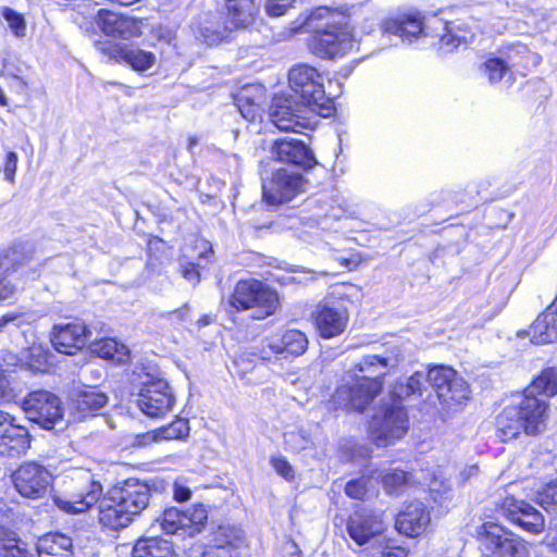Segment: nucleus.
I'll return each mask as SVG.
<instances>
[{
  "mask_svg": "<svg viewBox=\"0 0 557 557\" xmlns=\"http://www.w3.org/2000/svg\"><path fill=\"white\" fill-rule=\"evenodd\" d=\"M554 396L557 394V369L547 368L533 381L532 387L515 405L505 407L496 418L498 437L506 442L517 438L520 434L539 436L547 430L550 406L549 403L534 392Z\"/></svg>",
  "mask_w": 557,
  "mask_h": 557,
  "instance_id": "obj_1",
  "label": "nucleus"
},
{
  "mask_svg": "<svg viewBox=\"0 0 557 557\" xmlns=\"http://www.w3.org/2000/svg\"><path fill=\"white\" fill-rule=\"evenodd\" d=\"M335 17L330 9L318 8L301 24L307 30L314 32L309 49L319 58H341L356 46L350 27Z\"/></svg>",
  "mask_w": 557,
  "mask_h": 557,
  "instance_id": "obj_2",
  "label": "nucleus"
},
{
  "mask_svg": "<svg viewBox=\"0 0 557 557\" xmlns=\"http://www.w3.org/2000/svg\"><path fill=\"white\" fill-rule=\"evenodd\" d=\"M292 96L301 100L311 110H318L319 115L329 116L333 111L332 99L326 97L322 76L306 64L294 66L288 74Z\"/></svg>",
  "mask_w": 557,
  "mask_h": 557,
  "instance_id": "obj_3",
  "label": "nucleus"
},
{
  "mask_svg": "<svg viewBox=\"0 0 557 557\" xmlns=\"http://www.w3.org/2000/svg\"><path fill=\"white\" fill-rule=\"evenodd\" d=\"M228 304L237 311L252 310L251 318L262 320L275 312L278 296L260 281L242 280L236 283Z\"/></svg>",
  "mask_w": 557,
  "mask_h": 557,
  "instance_id": "obj_4",
  "label": "nucleus"
},
{
  "mask_svg": "<svg viewBox=\"0 0 557 557\" xmlns=\"http://www.w3.org/2000/svg\"><path fill=\"white\" fill-rule=\"evenodd\" d=\"M383 382L379 379L359 376L347 371L343 383L333 395L334 404L342 409L363 411L382 391Z\"/></svg>",
  "mask_w": 557,
  "mask_h": 557,
  "instance_id": "obj_5",
  "label": "nucleus"
},
{
  "mask_svg": "<svg viewBox=\"0 0 557 557\" xmlns=\"http://www.w3.org/2000/svg\"><path fill=\"white\" fill-rule=\"evenodd\" d=\"M315 114L319 115L318 110H311L301 100L285 94L274 97L269 113L271 122L280 131L295 133L311 128L315 124Z\"/></svg>",
  "mask_w": 557,
  "mask_h": 557,
  "instance_id": "obj_6",
  "label": "nucleus"
},
{
  "mask_svg": "<svg viewBox=\"0 0 557 557\" xmlns=\"http://www.w3.org/2000/svg\"><path fill=\"white\" fill-rule=\"evenodd\" d=\"M481 548L488 557H529L528 543L496 523H484L476 530Z\"/></svg>",
  "mask_w": 557,
  "mask_h": 557,
  "instance_id": "obj_7",
  "label": "nucleus"
},
{
  "mask_svg": "<svg viewBox=\"0 0 557 557\" xmlns=\"http://www.w3.org/2000/svg\"><path fill=\"white\" fill-rule=\"evenodd\" d=\"M369 430L377 445L386 446L403 437L408 430V417L401 404L385 405L372 418Z\"/></svg>",
  "mask_w": 557,
  "mask_h": 557,
  "instance_id": "obj_8",
  "label": "nucleus"
},
{
  "mask_svg": "<svg viewBox=\"0 0 557 557\" xmlns=\"http://www.w3.org/2000/svg\"><path fill=\"white\" fill-rule=\"evenodd\" d=\"M386 523L380 511L371 509L355 510L346 521L349 537L358 545L371 547L384 544Z\"/></svg>",
  "mask_w": 557,
  "mask_h": 557,
  "instance_id": "obj_9",
  "label": "nucleus"
},
{
  "mask_svg": "<svg viewBox=\"0 0 557 557\" xmlns=\"http://www.w3.org/2000/svg\"><path fill=\"white\" fill-rule=\"evenodd\" d=\"M15 491L25 498L39 499L47 495L51 484L50 471L35 461L23 462L11 474Z\"/></svg>",
  "mask_w": 557,
  "mask_h": 557,
  "instance_id": "obj_10",
  "label": "nucleus"
},
{
  "mask_svg": "<svg viewBox=\"0 0 557 557\" xmlns=\"http://www.w3.org/2000/svg\"><path fill=\"white\" fill-rule=\"evenodd\" d=\"M426 381L435 389L438 399L448 407L461 405L469 399L468 383L449 367H434L429 370Z\"/></svg>",
  "mask_w": 557,
  "mask_h": 557,
  "instance_id": "obj_11",
  "label": "nucleus"
},
{
  "mask_svg": "<svg viewBox=\"0 0 557 557\" xmlns=\"http://www.w3.org/2000/svg\"><path fill=\"white\" fill-rule=\"evenodd\" d=\"M22 408L30 421L46 430L53 429L63 418L59 397L44 389L29 393L24 398Z\"/></svg>",
  "mask_w": 557,
  "mask_h": 557,
  "instance_id": "obj_12",
  "label": "nucleus"
},
{
  "mask_svg": "<svg viewBox=\"0 0 557 557\" xmlns=\"http://www.w3.org/2000/svg\"><path fill=\"white\" fill-rule=\"evenodd\" d=\"M306 181L299 173L287 169L272 172L271 177L262 181L263 199L269 205H280L294 199L305 190Z\"/></svg>",
  "mask_w": 557,
  "mask_h": 557,
  "instance_id": "obj_13",
  "label": "nucleus"
},
{
  "mask_svg": "<svg viewBox=\"0 0 557 557\" xmlns=\"http://www.w3.org/2000/svg\"><path fill=\"white\" fill-rule=\"evenodd\" d=\"M207 519L208 513L203 505H195L187 511L171 507L163 511L160 525L168 534L194 536L201 531Z\"/></svg>",
  "mask_w": 557,
  "mask_h": 557,
  "instance_id": "obj_14",
  "label": "nucleus"
},
{
  "mask_svg": "<svg viewBox=\"0 0 557 557\" xmlns=\"http://www.w3.org/2000/svg\"><path fill=\"white\" fill-rule=\"evenodd\" d=\"M175 398L163 379H150L143 383L137 398L139 409L148 417H163L174 406Z\"/></svg>",
  "mask_w": 557,
  "mask_h": 557,
  "instance_id": "obj_15",
  "label": "nucleus"
},
{
  "mask_svg": "<svg viewBox=\"0 0 557 557\" xmlns=\"http://www.w3.org/2000/svg\"><path fill=\"white\" fill-rule=\"evenodd\" d=\"M308 344L309 341L305 333L298 330H287L262 341L260 358L270 360L273 356L284 359L298 357L305 354Z\"/></svg>",
  "mask_w": 557,
  "mask_h": 557,
  "instance_id": "obj_16",
  "label": "nucleus"
},
{
  "mask_svg": "<svg viewBox=\"0 0 557 557\" xmlns=\"http://www.w3.org/2000/svg\"><path fill=\"white\" fill-rule=\"evenodd\" d=\"M112 500L117 502L132 518L147 508L151 497L149 485L137 479H128L110 491Z\"/></svg>",
  "mask_w": 557,
  "mask_h": 557,
  "instance_id": "obj_17",
  "label": "nucleus"
},
{
  "mask_svg": "<svg viewBox=\"0 0 557 557\" xmlns=\"http://www.w3.org/2000/svg\"><path fill=\"white\" fill-rule=\"evenodd\" d=\"M30 446L26 428L16 423L14 417L0 410V454L17 457Z\"/></svg>",
  "mask_w": 557,
  "mask_h": 557,
  "instance_id": "obj_18",
  "label": "nucleus"
},
{
  "mask_svg": "<svg viewBox=\"0 0 557 557\" xmlns=\"http://www.w3.org/2000/svg\"><path fill=\"white\" fill-rule=\"evenodd\" d=\"M348 310L339 302L327 300L318 306L314 322L319 334L323 338H333L341 335L348 323Z\"/></svg>",
  "mask_w": 557,
  "mask_h": 557,
  "instance_id": "obj_19",
  "label": "nucleus"
},
{
  "mask_svg": "<svg viewBox=\"0 0 557 557\" xmlns=\"http://www.w3.org/2000/svg\"><path fill=\"white\" fill-rule=\"evenodd\" d=\"M502 515L527 532L539 534L544 530L545 519L532 505L524 500L506 498L500 506Z\"/></svg>",
  "mask_w": 557,
  "mask_h": 557,
  "instance_id": "obj_20",
  "label": "nucleus"
},
{
  "mask_svg": "<svg viewBox=\"0 0 557 557\" xmlns=\"http://www.w3.org/2000/svg\"><path fill=\"white\" fill-rule=\"evenodd\" d=\"M90 336L86 324L74 321L53 326L51 343L57 351L64 355H75L85 347Z\"/></svg>",
  "mask_w": 557,
  "mask_h": 557,
  "instance_id": "obj_21",
  "label": "nucleus"
},
{
  "mask_svg": "<svg viewBox=\"0 0 557 557\" xmlns=\"http://www.w3.org/2000/svg\"><path fill=\"white\" fill-rule=\"evenodd\" d=\"M97 23L107 36L114 38L129 39L141 35L143 21L121 13L101 9Z\"/></svg>",
  "mask_w": 557,
  "mask_h": 557,
  "instance_id": "obj_22",
  "label": "nucleus"
},
{
  "mask_svg": "<svg viewBox=\"0 0 557 557\" xmlns=\"http://www.w3.org/2000/svg\"><path fill=\"white\" fill-rule=\"evenodd\" d=\"M381 29L384 34L395 35L404 41L411 42L424 34V16L413 10L399 13L382 21Z\"/></svg>",
  "mask_w": 557,
  "mask_h": 557,
  "instance_id": "obj_23",
  "label": "nucleus"
},
{
  "mask_svg": "<svg viewBox=\"0 0 557 557\" xmlns=\"http://www.w3.org/2000/svg\"><path fill=\"white\" fill-rule=\"evenodd\" d=\"M271 153L277 161L292 163L304 170H310L318 164L313 152L300 140L278 139L275 140Z\"/></svg>",
  "mask_w": 557,
  "mask_h": 557,
  "instance_id": "obj_24",
  "label": "nucleus"
},
{
  "mask_svg": "<svg viewBox=\"0 0 557 557\" xmlns=\"http://www.w3.org/2000/svg\"><path fill=\"white\" fill-rule=\"evenodd\" d=\"M430 511L422 502L413 500L396 518V528L407 536H419L430 524Z\"/></svg>",
  "mask_w": 557,
  "mask_h": 557,
  "instance_id": "obj_25",
  "label": "nucleus"
},
{
  "mask_svg": "<svg viewBox=\"0 0 557 557\" xmlns=\"http://www.w3.org/2000/svg\"><path fill=\"white\" fill-rule=\"evenodd\" d=\"M244 544L240 530L231 527H220L213 534L212 544L201 557H236Z\"/></svg>",
  "mask_w": 557,
  "mask_h": 557,
  "instance_id": "obj_26",
  "label": "nucleus"
},
{
  "mask_svg": "<svg viewBox=\"0 0 557 557\" xmlns=\"http://www.w3.org/2000/svg\"><path fill=\"white\" fill-rule=\"evenodd\" d=\"M528 334L531 342L536 345L553 343L557 339V299L536 318Z\"/></svg>",
  "mask_w": 557,
  "mask_h": 557,
  "instance_id": "obj_27",
  "label": "nucleus"
},
{
  "mask_svg": "<svg viewBox=\"0 0 557 557\" xmlns=\"http://www.w3.org/2000/svg\"><path fill=\"white\" fill-rule=\"evenodd\" d=\"M397 363L398 360L395 356L367 355L349 371L357 373L359 376L379 379L383 382V377L387 374L388 370L395 368Z\"/></svg>",
  "mask_w": 557,
  "mask_h": 557,
  "instance_id": "obj_28",
  "label": "nucleus"
},
{
  "mask_svg": "<svg viewBox=\"0 0 557 557\" xmlns=\"http://www.w3.org/2000/svg\"><path fill=\"white\" fill-rule=\"evenodd\" d=\"M102 496V486L99 482L89 480V485L71 499H58V506L66 512H84L96 505Z\"/></svg>",
  "mask_w": 557,
  "mask_h": 557,
  "instance_id": "obj_29",
  "label": "nucleus"
},
{
  "mask_svg": "<svg viewBox=\"0 0 557 557\" xmlns=\"http://www.w3.org/2000/svg\"><path fill=\"white\" fill-rule=\"evenodd\" d=\"M36 550L38 557H73L72 539L61 533H48L38 540Z\"/></svg>",
  "mask_w": 557,
  "mask_h": 557,
  "instance_id": "obj_30",
  "label": "nucleus"
},
{
  "mask_svg": "<svg viewBox=\"0 0 557 557\" xmlns=\"http://www.w3.org/2000/svg\"><path fill=\"white\" fill-rule=\"evenodd\" d=\"M228 23L234 28H246L255 21L258 7L255 0H225Z\"/></svg>",
  "mask_w": 557,
  "mask_h": 557,
  "instance_id": "obj_31",
  "label": "nucleus"
},
{
  "mask_svg": "<svg viewBox=\"0 0 557 557\" xmlns=\"http://www.w3.org/2000/svg\"><path fill=\"white\" fill-rule=\"evenodd\" d=\"M108 396L96 388H86L78 392L73 398V408L82 416L96 414L108 404Z\"/></svg>",
  "mask_w": 557,
  "mask_h": 557,
  "instance_id": "obj_32",
  "label": "nucleus"
},
{
  "mask_svg": "<svg viewBox=\"0 0 557 557\" xmlns=\"http://www.w3.org/2000/svg\"><path fill=\"white\" fill-rule=\"evenodd\" d=\"M133 520L132 516L112 500V495L102 499L99 507V521L109 528L121 529L127 527Z\"/></svg>",
  "mask_w": 557,
  "mask_h": 557,
  "instance_id": "obj_33",
  "label": "nucleus"
},
{
  "mask_svg": "<svg viewBox=\"0 0 557 557\" xmlns=\"http://www.w3.org/2000/svg\"><path fill=\"white\" fill-rule=\"evenodd\" d=\"M133 557H176L171 542L160 537H147L137 541Z\"/></svg>",
  "mask_w": 557,
  "mask_h": 557,
  "instance_id": "obj_34",
  "label": "nucleus"
},
{
  "mask_svg": "<svg viewBox=\"0 0 557 557\" xmlns=\"http://www.w3.org/2000/svg\"><path fill=\"white\" fill-rule=\"evenodd\" d=\"M91 351L98 357L115 363H124L129 358L128 348L113 338H102L92 343Z\"/></svg>",
  "mask_w": 557,
  "mask_h": 557,
  "instance_id": "obj_35",
  "label": "nucleus"
},
{
  "mask_svg": "<svg viewBox=\"0 0 557 557\" xmlns=\"http://www.w3.org/2000/svg\"><path fill=\"white\" fill-rule=\"evenodd\" d=\"M0 555L3 557H34L28 545L17 539L14 532L5 529L0 530Z\"/></svg>",
  "mask_w": 557,
  "mask_h": 557,
  "instance_id": "obj_36",
  "label": "nucleus"
},
{
  "mask_svg": "<svg viewBox=\"0 0 557 557\" xmlns=\"http://www.w3.org/2000/svg\"><path fill=\"white\" fill-rule=\"evenodd\" d=\"M499 53L509 66H525L529 60L532 62L539 61V55L530 52L528 47L521 42L504 46Z\"/></svg>",
  "mask_w": 557,
  "mask_h": 557,
  "instance_id": "obj_37",
  "label": "nucleus"
},
{
  "mask_svg": "<svg viewBox=\"0 0 557 557\" xmlns=\"http://www.w3.org/2000/svg\"><path fill=\"white\" fill-rule=\"evenodd\" d=\"M425 382H428L426 375L419 372L414 373L404 382H397L392 391V395L394 397L393 401H398L400 404L401 399L411 395H422L421 391Z\"/></svg>",
  "mask_w": 557,
  "mask_h": 557,
  "instance_id": "obj_38",
  "label": "nucleus"
},
{
  "mask_svg": "<svg viewBox=\"0 0 557 557\" xmlns=\"http://www.w3.org/2000/svg\"><path fill=\"white\" fill-rule=\"evenodd\" d=\"M121 57L133 70L139 72L150 69L156 62L153 53L135 47L123 49Z\"/></svg>",
  "mask_w": 557,
  "mask_h": 557,
  "instance_id": "obj_39",
  "label": "nucleus"
},
{
  "mask_svg": "<svg viewBox=\"0 0 557 557\" xmlns=\"http://www.w3.org/2000/svg\"><path fill=\"white\" fill-rule=\"evenodd\" d=\"M16 252L12 251L11 255L0 257V300L8 299L11 297L15 287L7 280L10 272L16 270Z\"/></svg>",
  "mask_w": 557,
  "mask_h": 557,
  "instance_id": "obj_40",
  "label": "nucleus"
},
{
  "mask_svg": "<svg viewBox=\"0 0 557 557\" xmlns=\"http://www.w3.org/2000/svg\"><path fill=\"white\" fill-rule=\"evenodd\" d=\"M480 70L491 84L499 83L510 71L509 64L502 57L487 59L481 64Z\"/></svg>",
  "mask_w": 557,
  "mask_h": 557,
  "instance_id": "obj_41",
  "label": "nucleus"
},
{
  "mask_svg": "<svg viewBox=\"0 0 557 557\" xmlns=\"http://www.w3.org/2000/svg\"><path fill=\"white\" fill-rule=\"evenodd\" d=\"M408 481L409 473L398 469L387 471L382 475L383 486L389 494L398 492Z\"/></svg>",
  "mask_w": 557,
  "mask_h": 557,
  "instance_id": "obj_42",
  "label": "nucleus"
},
{
  "mask_svg": "<svg viewBox=\"0 0 557 557\" xmlns=\"http://www.w3.org/2000/svg\"><path fill=\"white\" fill-rule=\"evenodd\" d=\"M2 15L7 21L10 29L17 38H23L26 36V23L22 14L10 8H4Z\"/></svg>",
  "mask_w": 557,
  "mask_h": 557,
  "instance_id": "obj_43",
  "label": "nucleus"
},
{
  "mask_svg": "<svg viewBox=\"0 0 557 557\" xmlns=\"http://www.w3.org/2000/svg\"><path fill=\"white\" fill-rule=\"evenodd\" d=\"M188 431L187 422L185 420H177L166 428L159 430L154 435V441L173 440L184 436Z\"/></svg>",
  "mask_w": 557,
  "mask_h": 557,
  "instance_id": "obj_44",
  "label": "nucleus"
},
{
  "mask_svg": "<svg viewBox=\"0 0 557 557\" xmlns=\"http://www.w3.org/2000/svg\"><path fill=\"white\" fill-rule=\"evenodd\" d=\"M236 106H249L251 102L264 103V90L260 86L244 87L236 98Z\"/></svg>",
  "mask_w": 557,
  "mask_h": 557,
  "instance_id": "obj_45",
  "label": "nucleus"
},
{
  "mask_svg": "<svg viewBox=\"0 0 557 557\" xmlns=\"http://www.w3.org/2000/svg\"><path fill=\"white\" fill-rule=\"evenodd\" d=\"M444 29L446 33L440 37V49L444 52H453L463 42V37L455 34L447 24L444 25Z\"/></svg>",
  "mask_w": 557,
  "mask_h": 557,
  "instance_id": "obj_46",
  "label": "nucleus"
},
{
  "mask_svg": "<svg viewBox=\"0 0 557 557\" xmlns=\"http://www.w3.org/2000/svg\"><path fill=\"white\" fill-rule=\"evenodd\" d=\"M539 504L548 509L550 506H557V481L547 483L537 493Z\"/></svg>",
  "mask_w": 557,
  "mask_h": 557,
  "instance_id": "obj_47",
  "label": "nucleus"
},
{
  "mask_svg": "<svg viewBox=\"0 0 557 557\" xmlns=\"http://www.w3.org/2000/svg\"><path fill=\"white\" fill-rule=\"evenodd\" d=\"M297 0H267L265 11L268 15L280 17L294 7Z\"/></svg>",
  "mask_w": 557,
  "mask_h": 557,
  "instance_id": "obj_48",
  "label": "nucleus"
},
{
  "mask_svg": "<svg viewBox=\"0 0 557 557\" xmlns=\"http://www.w3.org/2000/svg\"><path fill=\"white\" fill-rule=\"evenodd\" d=\"M345 492L350 498L362 499L368 492L366 480L361 478L347 482Z\"/></svg>",
  "mask_w": 557,
  "mask_h": 557,
  "instance_id": "obj_49",
  "label": "nucleus"
},
{
  "mask_svg": "<svg viewBox=\"0 0 557 557\" xmlns=\"http://www.w3.org/2000/svg\"><path fill=\"white\" fill-rule=\"evenodd\" d=\"M17 163H18V156L14 151H10L7 157L3 164V175L4 180L9 182L10 184L15 183V173L17 170Z\"/></svg>",
  "mask_w": 557,
  "mask_h": 557,
  "instance_id": "obj_50",
  "label": "nucleus"
},
{
  "mask_svg": "<svg viewBox=\"0 0 557 557\" xmlns=\"http://www.w3.org/2000/svg\"><path fill=\"white\" fill-rule=\"evenodd\" d=\"M271 465L275 471L282 475L285 480L290 481L294 479V470L290 463L283 457H273Z\"/></svg>",
  "mask_w": 557,
  "mask_h": 557,
  "instance_id": "obj_51",
  "label": "nucleus"
},
{
  "mask_svg": "<svg viewBox=\"0 0 557 557\" xmlns=\"http://www.w3.org/2000/svg\"><path fill=\"white\" fill-rule=\"evenodd\" d=\"M262 106L263 103L251 102L249 106H237V109L243 117L249 121H255L256 119L261 117L263 112Z\"/></svg>",
  "mask_w": 557,
  "mask_h": 557,
  "instance_id": "obj_52",
  "label": "nucleus"
},
{
  "mask_svg": "<svg viewBox=\"0 0 557 557\" xmlns=\"http://www.w3.org/2000/svg\"><path fill=\"white\" fill-rule=\"evenodd\" d=\"M191 491L186 486L182 479H177L173 484V497L176 502H186L190 498Z\"/></svg>",
  "mask_w": 557,
  "mask_h": 557,
  "instance_id": "obj_53",
  "label": "nucleus"
},
{
  "mask_svg": "<svg viewBox=\"0 0 557 557\" xmlns=\"http://www.w3.org/2000/svg\"><path fill=\"white\" fill-rule=\"evenodd\" d=\"M542 543L549 552L557 554V522L548 527Z\"/></svg>",
  "mask_w": 557,
  "mask_h": 557,
  "instance_id": "obj_54",
  "label": "nucleus"
},
{
  "mask_svg": "<svg viewBox=\"0 0 557 557\" xmlns=\"http://www.w3.org/2000/svg\"><path fill=\"white\" fill-rule=\"evenodd\" d=\"M201 36L209 46L215 45L226 38L225 30H211L208 27L202 29Z\"/></svg>",
  "mask_w": 557,
  "mask_h": 557,
  "instance_id": "obj_55",
  "label": "nucleus"
},
{
  "mask_svg": "<svg viewBox=\"0 0 557 557\" xmlns=\"http://www.w3.org/2000/svg\"><path fill=\"white\" fill-rule=\"evenodd\" d=\"M182 273L183 276L191 282L193 284H197L199 282L200 275L198 271V267L194 263L182 264Z\"/></svg>",
  "mask_w": 557,
  "mask_h": 557,
  "instance_id": "obj_56",
  "label": "nucleus"
},
{
  "mask_svg": "<svg viewBox=\"0 0 557 557\" xmlns=\"http://www.w3.org/2000/svg\"><path fill=\"white\" fill-rule=\"evenodd\" d=\"M10 323L14 324L16 327H20L23 323V315L21 313H7L2 315L0 318V333Z\"/></svg>",
  "mask_w": 557,
  "mask_h": 557,
  "instance_id": "obj_57",
  "label": "nucleus"
},
{
  "mask_svg": "<svg viewBox=\"0 0 557 557\" xmlns=\"http://www.w3.org/2000/svg\"><path fill=\"white\" fill-rule=\"evenodd\" d=\"M388 541L384 539V544L372 546L368 553V557H388Z\"/></svg>",
  "mask_w": 557,
  "mask_h": 557,
  "instance_id": "obj_58",
  "label": "nucleus"
},
{
  "mask_svg": "<svg viewBox=\"0 0 557 557\" xmlns=\"http://www.w3.org/2000/svg\"><path fill=\"white\" fill-rule=\"evenodd\" d=\"M388 557H407L408 552L403 547H391L387 548Z\"/></svg>",
  "mask_w": 557,
  "mask_h": 557,
  "instance_id": "obj_59",
  "label": "nucleus"
},
{
  "mask_svg": "<svg viewBox=\"0 0 557 557\" xmlns=\"http://www.w3.org/2000/svg\"><path fill=\"white\" fill-rule=\"evenodd\" d=\"M8 397V381L0 375V403Z\"/></svg>",
  "mask_w": 557,
  "mask_h": 557,
  "instance_id": "obj_60",
  "label": "nucleus"
},
{
  "mask_svg": "<svg viewBox=\"0 0 557 557\" xmlns=\"http://www.w3.org/2000/svg\"><path fill=\"white\" fill-rule=\"evenodd\" d=\"M189 308L187 306H184L183 308L170 312V315L175 317L178 320H184L185 317L188 314Z\"/></svg>",
  "mask_w": 557,
  "mask_h": 557,
  "instance_id": "obj_61",
  "label": "nucleus"
},
{
  "mask_svg": "<svg viewBox=\"0 0 557 557\" xmlns=\"http://www.w3.org/2000/svg\"><path fill=\"white\" fill-rule=\"evenodd\" d=\"M9 104L8 98L3 91V89L0 87V106L7 107Z\"/></svg>",
  "mask_w": 557,
  "mask_h": 557,
  "instance_id": "obj_62",
  "label": "nucleus"
},
{
  "mask_svg": "<svg viewBox=\"0 0 557 557\" xmlns=\"http://www.w3.org/2000/svg\"><path fill=\"white\" fill-rule=\"evenodd\" d=\"M210 323H211V318H210L209 315H203L202 318H200V319L198 320V324H199L200 326H205V325H208V324H210Z\"/></svg>",
  "mask_w": 557,
  "mask_h": 557,
  "instance_id": "obj_63",
  "label": "nucleus"
},
{
  "mask_svg": "<svg viewBox=\"0 0 557 557\" xmlns=\"http://www.w3.org/2000/svg\"><path fill=\"white\" fill-rule=\"evenodd\" d=\"M476 470H478V469H476V467H475V466L470 467V469H469V473H468V476H470V475H472V474H475V473H476Z\"/></svg>",
  "mask_w": 557,
  "mask_h": 557,
  "instance_id": "obj_64",
  "label": "nucleus"
}]
</instances>
